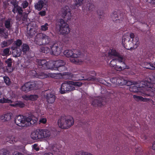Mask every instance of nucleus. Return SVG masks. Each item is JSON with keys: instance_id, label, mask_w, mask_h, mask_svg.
<instances>
[{"instance_id": "nucleus-1", "label": "nucleus", "mask_w": 155, "mask_h": 155, "mask_svg": "<svg viewBox=\"0 0 155 155\" xmlns=\"http://www.w3.org/2000/svg\"><path fill=\"white\" fill-rule=\"evenodd\" d=\"M38 118L31 115L28 117L19 115L15 117V122L18 126L21 127H27L37 123Z\"/></svg>"}, {"instance_id": "nucleus-2", "label": "nucleus", "mask_w": 155, "mask_h": 155, "mask_svg": "<svg viewBox=\"0 0 155 155\" xmlns=\"http://www.w3.org/2000/svg\"><path fill=\"white\" fill-rule=\"evenodd\" d=\"M139 38L137 37H134V33L130 34V36L124 35L122 39V43L123 46L127 49L130 50L132 49L130 45H133L134 48H137L139 45Z\"/></svg>"}, {"instance_id": "nucleus-3", "label": "nucleus", "mask_w": 155, "mask_h": 155, "mask_svg": "<svg viewBox=\"0 0 155 155\" xmlns=\"http://www.w3.org/2000/svg\"><path fill=\"white\" fill-rule=\"evenodd\" d=\"M143 84L146 89V91L143 94V96L146 97H153L155 93V82L149 79V81H145L143 82Z\"/></svg>"}, {"instance_id": "nucleus-4", "label": "nucleus", "mask_w": 155, "mask_h": 155, "mask_svg": "<svg viewBox=\"0 0 155 155\" xmlns=\"http://www.w3.org/2000/svg\"><path fill=\"white\" fill-rule=\"evenodd\" d=\"M74 124V120L71 117H66L65 115L61 116L58 121L59 127L63 129H67Z\"/></svg>"}, {"instance_id": "nucleus-5", "label": "nucleus", "mask_w": 155, "mask_h": 155, "mask_svg": "<svg viewBox=\"0 0 155 155\" xmlns=\"http://www.w3.org/2000/svg\"><path fill=\"white\" fill-rule=\"evenodd\" d=\"M42 83L39 81L28 82L21 86V90L24 92H29L32 90L39 89L42 86Z\"/></svg>"}, {"instance_id": "nucleus-6", "label": "nucleus", "mask_w": 155, "mask_h": 155, "mask_svg": "<svg viewBox=\"0 0 155 155\" xmlns=\"http://www.w3.org/2000/svg\"><path fill=\"white\" fill-rule=\"evenodd\" d=\"M12 12L14 14H17V15L16 16V19L18 21L21 20L23 21H27L28 14L30 12V11H28V13L26 12H23L22 8L19 6L13 8Z\"/></svg>"}, {"instance_id": "nucleus-7", "label": "nucleus", "mask_w": 155, "mask_h": 155, "mask_svg": "<svg viewBox=\"0 0 155 155\" xmlns=\"http://www.w3.org/2000/svg\"><path fill=\"white\" fill-rule=\"evenodd\" d=\"M51 38L49 36L44 34H38L35 39L36 44L39 45L48 44L50 42Z\"/></svg>"}, {"instance_id": "nucleus-8", "label": "nucleus", "mask_w": 155, "mask_h": 155, "mask_svg": "<svg viewBox=\"0 0 155 155\" xmlns=\"http://www.w3.org/2000/svg\"><path fill=\"white\" fill-rule=\"evenodd\" d=\"M65 62L61 60H58L52 62L51 69V70L58 71L60 72L66 70V68L64 66Z\"/></svg>"}, {"instance_id": "nucleus-9", "label": "nucleus", "mask_w": 155, "mask_h": 155, "mask_svg": "<svg viewBox=\"0 0 155 155\" xmlns=\"http://www.w3.org/2000/svg\"><path fill=\"white\" fill-rule=\"evenodd\" d=\"M75 89V87L72 85L71 81H65L61 85L60 92L61 94H64L74 90Z\"/></svg>"}, {"instance_id": "nucleus-10", "label": "nucleus", "mask_w": 155, "mask_h": 155, "mask_svg": "<svg viewBox=\"0 0 155 155\" xmlns=\"http://www.w3.org/2000/svg\"><path fill=\"white\" fill-rule=\"evenodd\" d=\"M38 67L43 69H50L52 61L48 62L45 59H37Z\"/></svg>"}, {"instance_id": "nucleus-11", "label": "nucleus", "mask_w": 155, "mask_h": 155, "mask_svg": "<svg viewBox=\"0 0 155 155\" xmlns=\"http://www.w3.org/2000/svg\"><path fill=\"white\" fill-rule=\"evenodd\" d=\"M59 31L62 35H66L68 34L70 31L68 25L64 20L61 19L59 23Z\"/></svg>"}, {"instance_id": "nucleus-12", "label": "nucleus", "mask_w": 155, "mask_h": 155, "mask_svg": "<svg viewBox=\"0 0 155 155\" xmlns=\"http://www.w3.org/2000/svg\"><path fill=\"white\" fill-rule=\"evenodd\" d=\"M64 54L68 58L71 57L78 58L81 55V53L79 50L74 49L73 50H66L64 51Z\"/></svg>"}, {"instance_id": "nucleus-13", "label": "nucleus", "mask_w": 155, "mask_h": 155, "mask_svg": "<svg viewBox=\"0 0 155 155\" xmlns=\"http://www.w3.org/2000/svg\"><path fill=\"white\" fill-rule=\"evenodd\" d=\"M44 96L47 102L49 104H52L55 101L56 96L50 90H47L45 92Z\"/></svg>"}, {"instance_id": "nucleus-14", "label": "nucleus", "mask_w": 155, "mask_h": 155, "mask_svg": "<svg viewBox=\"0 0 155 155\" xmlns=\"http://www.w3.org/2000/svg\"><path fill=\"white\" fill-rule=\"evenodd\" d=\"M52 54L55 55L59 54L61 52L62 48V45H60L59 43L54 44L52 46H51Z\"/></svg>"}, {"instance_id": "nucleus-15", "label": "nucleus", "mask_w": 155, "mask_h": 155, "mask_svg": "<svg viewBox=\"0 0 155 155\" xmlns=\"http://www.w3.org/2000/svg\"><path fill=\"white\" fill-rule=\"evenodd\" d=\"M67 8L68 7H65L61 9L62 12V17L65 20H68L71 18V13L70 10Z\"/></svg>"}, {"instance_id": "nucleus-16", "label": "nucleus", "mask_w": 155, "mask_h": 155, "mask_svg": "<svg viewBox=\"0 0 155 155\" xmlns=\"http://www.w3.org/2000/svg\"><path fill=\"white\" fill-rule=\"evenodd\" d=\"M74 81H78L81 80H85L90 81L93 79V78L91 76L89 77H85L83 75L81 74H74Z\"/></svg>"}, {"instance_id": "nucleus-17", "label": "nucleus", "mask_w": 155, "mask_h": 155, "mask_svg": "<svg viewBox=\"0 0 155 155\" xmlns=\"http://www.w3.org/2000/svg\"><path fill=\"white\" fill-rule=\"evenodd\" d=\"M39 133L41 139L49 137L51 134L50 131L47 129H39Z\"/></svg>"}, {"instance_id": "nucleus-18", "label": "nucleus", "mask_w": 155, "mask_h": 155, "mask_svg": "<svg viewBox=\"0 0 155 155\" xmlns=\"http://www.w3.org/2000/svg\"><path fill=\"white\" fill-rule=\"evenodd\" d=\"M123 57H119V58H114L112 59L110 61V65L111 67L114 68L117 65V62L119 63H122L123 64L125 65V63L123 61Z\"/></svg>"}, {"instance_id": "nucleus-19", "label": "nucleus", "mask_w": 155, "mask_h": 155, "mask_svg": "<svg viewBox=\"0 0 155 155\" xmlns=\"http://www.w3.org/2000/svg\"><path fill=\"white\" fill-rule=\"evenodd\" d=\"M12 114L10 113H7L0 116V119L4 121H8L11 119Z\"/></svg>"}, {"instance_id": "nucleus-20", "label": "nucleus", "mask_w": 155, "mask_h": 155, "mask_svg": "<svg viewBox=\"0 0 155 155\" xmlns=\"http://www.w3.org/2000/svg\"><path fill=\"white\" fill-rule=\"evenodd\" d=\"M39 129L38 130H36L32 132L31 135V139L34 140L41 139Z\"/></svg>"}, {"instance_id": "nucleus-21", "label": "nucleus", "mask_w": 155, "mask_h": 155, "mask_svg": "<svg viewBox=\"0 0 155 155\" xmlns=\"http://www.w3.org/2000/svg\"><path fill=\"white\" fill-rule=\"evenodd\" d=\"M102 102V98H97L93 101L92 104L95 107H101L103 105Z\"/></svg>"}, {"instance_id": "nucleus-22", "label": "nucleus", "mask_w": 155, "mask_h": 155, "mask_svg": "<svg viewBox=\"0 0 155 155\" xmlns=\"http://www.w3.org/2000/svg\"><path fill=\"white\" fill-rule=\"evenodd\" d=\"M36 77L40 79H43L45 78H46L49 77V76L52 77L53 74H48V75L47 74H45L44 73L41 72L40 73H36Z\"/></svg>"}, {"instance_id": "nucleus-23", "label": "nucleus", "mask_w": 155, "mask_h": 155, "mask_svg": "<svg viewBox=\"0 0 155 155\" xmlns=\"http://www.w3.org/2000/svg\"><path fill=\"white\" fill-rule=\"evenodd\" d=\"M45 5L44 2L42 0H39L35 5V8L38 11L41 10Z\"/></svg>"}, {"instance_id": "nucleus-24", "label": "nucleus", "mask_w": 155, "mask_h": 155, "mask_svg": "<svg viewBox=\"0 0 155 155\" xmlns=\"http://www.w3.org/2000/svg\"><path fill=\"white\" fill-rule=\"evenodd\" d=\"M133 98L137 101H140L144 102H148L150 101V98H143L142 97L136 95H133Z\"/></svg>"}, {"instance_id": "nucleus-25", "label": "nucleus", "mask_w": 155, "mask_h": 155, "mask_svg": "<svg viewBox=\"0 0 155 155\" xmlns=\"http://www.w3.org/2000/svg\"><path fill=\"white\" fill-rule=\"evenodd\" d=\"M4 24L5 28L8 30H10L11 29L12 24L11 23V19L8 18L5 20Z\"/></svg>"}, {"instance_id": "nucleus-26", "label": "nucleus", "mask_w": 155, "mask_h": 155, "mask_svg": "<svg viewBox=\"0 0 155 155\" xmlns=\"http://www.w3.org/2000/svg\"><path fill=\"white\" fill-rule=\"evenodd\" d=\"M29 46L27 44H23L21 45V49L20 50L24 54H26L27 52L29 51Z\"/></svg>"}, {"instance_id": "nucleus-27", "label": "nucleus", "mask_w": 155, "mask_h": 155, "mask_svg": "<svg viewBox=\"0 0 155 155\" xmlns=\"http://www.w3.org/2000/svg\"><path fill=\"white\" fill-rule=\"evenodd\" d=\"M12 49H13L12 54L14 57H17L21 55L20 50H18L17 49V48L13 47H12Z\"/></svg>"}, {"instance_id": "nucleus-28", "label": "nucleus", "mask_w": 155, "mask_h": 155, "mask_svg": "<svg viewBox=\"0 0 155 155\" xmlns=\"http://www.w3.org/2000/svg\"><path fill=\"white\" fill-rule=\"evenodd\" d=\"M108 54L109 56L111 55L117 57L118 58H119V57H123L119 53L117 52L114 49H111L108 52Z\"/></svg>"}, {"instance_id": "nucleus-29", "label": "nucleus", "mask_w": 155, "mask_h": 155, "mask_svg": "<svg viewBox=\"0 0 155 155\" xmlns=\"http://www.w3.org/2000/svg\"><path fill=\"white\" fill-rule=\"evenodd\" d=\"M117 84L119 85H124L126 83V80L121 77H117Z\"/></svg>"}, {"instance_id": "nucleus-30", "label": "nucleus", "mask_w": 155, "mask_h": 155, "mask_svg": "<svg viewBox=\"0 0 155 155\" xmlns=\"http://www.w3.org/2000/svg\"><path fill=\"white\" fill-rule=\"evenodd\" d=\"M74 74H73L71 73L65 72L64 74V78L66 79H71L74 81Z\"/></svg>"}, {"instance_id": "nucleus-31", "label": "nucleus", "mask_w": 155, "mask_h": 155, "mask_svg": "<svg viewBox=\"0 0 155 155\" xmlns=\"http://www.w3.org/2000/svg\"><path fill=\"white\" fill-rule=\"evenodd\" d=\"M145 66L144 67L148 69L152 70L155 69V67L153 65V64L150 63L145 62L144 63Z\"/></svg>"}, {"instance_id": "nucleus-32", "label": "nucleus", "mask_w": 155, "mask_h": 155, "mask_svg": "<svg viewBox=\"0 0 155 155\" xmlns=\"http://www.w3.org/2000/svg\"><path fill=\"white\" fill-rule=\"evenodd\" d=\"M10 106L14 107H19L23 108L25 107V104L21 101H18L14 104H11Z\"/></svg>"}, {"instance_id": "nucleus-33", "label": "nucleus", "mask_w": 155, "mask_h": 155, "mask_svg": "<svg viewBox=\"0 0 155 155\" xmlns=\"http://www.w3.org/2000/svg\"><path fill=\"white\" fill-rule=\"evenodd\" d=\"M121 63L122 64V66L117 65L116 66L114 67L116 70H117V71H120L124 69L128 68H127V66L125 64V65H124L122 63Z\"/></svg>"}, {"instance_id": "nucleus-34", "label": "nucleus", "mask_w": 155, "mask_h": 155, "mask_svg": "<svg viewBox=\"0 0 155 155\" xmlns=\"http://www.w3.org/2000/svg\"><path fill=\"white\" fill-rule=\"evenodd\" d=\"M129 90L130 91L137 92L139 90V87L133 84L129 87Z\"/></svg>"}, {"instance_id": "nucleus-35", "label": "nucleus", "mask_w": 155, "mask_h": 155, "mask_svg": "<svg viewBox=\"0 0 155 155\" xmlns=\"http://www.w3.org/2000/svg\"><path fill=\"white\" fill-rule=\"evenodd\" d=\"M13 102L12 101L8 99V98H5V97H3L0 99V103H12Z\"/></svg>"}, {"instance_id": "nucleus-36", "label": "nucleus", "mask_w": 155, "mask_h": 155, "mask_svg": "<svg viewBox=\"0 0 155 155\" xmlns=\"http://www.w3.org/2000/svg\"><path fill=\"white\" fill-rule=\"evenodd\" d=\"M4 82L7 85L9 86L11 84V81L9 78L7 76H5L3 77Z\"/></svg>"}, {"instance_id": "nucleus-37", "label": "nucleus", "mask_w": 155, "mask_h": 155, "mask_svg": "<svg viewBox=\"0 0 155 155\" xmlns=\"http://www.w3.org/2000/svg\"><path fill=\"white\" fill-rule=\"evenodd\" d=\"M89 10L91 12L93 11V12L96 11L94 5L92 3H89L87 5Z\"/></svg>"}, {"instance_id": "nucleus-38", "label": "nucleus", "mask_w": 155, "mask_h": 155, "mask_svg": "<svg viewBox=\"0 0 155 155\" xmlns=\"http://www.w3.org/2000/svg\"><path fill=\"white\" fill-rule=\"evenodd\" d=\"M22 41L20 39H17L14 42V44L16 46L15 48H18L20 47L22 45Z\"/></svg>"}, {"instance_id": "nucleus-39", "label": "nucleus", "mask_w": 155, "mask_h": 155, "mask_svg": "<svg viewBox=\"0 0 155 155\" xmlns=\"http://www.w3.org/2000/svg\"><path fill=\"white\" fill-rule=\"evenodd\" d=\"M36 33V32L35 29H30L28 33V34L29 37L31 38L34 35H35Z\"/></svg>"}, {"instance_id": "nucleus-40", "label": "nucleus", "mask_w": 155, "mask_h": 155, "mask_svg": "<svg viewBox=\"0 0 155 155\" xmlns=\"http://www.w3.org/2000/svg\"><path fill=\"white\" fill-rule=\"evenodd\" d=\"M8 139H9V142L11 143H14L16 142V140L14 137L13 136H10L9 135L7 137V138Z\"/></svg>"}, {"instance_id": "nucleus-41", "label": "nucleus", "mask_w": 155, "mask_h": 155, "mask_svg": "<svg viewBox=\"0 0 155 155\" xmlns=\"http://www.w3.org/2000/svg\"><path fill=\"white\" fill-rule=\"evenodd\" d=\"M111 17L112 18L113 21H115L116 20H119V16L117 14V13L116 12H115L113 13L111 15Z\"/></svg>"}, {"instance_id": "nucleus-42", "label": "nucleus", "mask_w": 155, "mask_h": 155, "mask_svg": "<svg viewBox=\"0 0 155 155\" xmlns=\"http://www.w3.org/2000/svg\"><path fill=\"white\" fill-rule=\"evenodd\" d=\"M49 25L47 23H45L44 25L41 26L40 30L42 31H45L48 30Z\"/></svg>"}, {"instance_id": "nucleus-43", "label": "nucleus", "mask_w": 155, "mask_h": 155, "mask_svg": "<svg viewBox=\"0 0 155 155\" xmlns=\"http://www.w3.org/2000/svg\"><path fill=\"white\" fill-rule=\"evenodd\" d=\"M50 51V49L47 47H42L40 49V51L47 54Z\"/></svg>"}, {"instance_id": "nucleus-44", "label": "nucleus", "mask_w": 155, "mask_h": 155, "mask_svg": "<svg viewBox=\"0 0 155 155\" xmlns=\"http://www.w3.org/2000/svg\"><path fill=\"white\" fill-rule=\"evenodd\" d=\"M9 51L10 48H7L4 49L3 51L2 55L5 56L9 55Z\"/></svg>"}, {"instance_id": "nucleus-45", "label": "nucleus", "mask_w": 155, "mask_h": 155, "mask_svg": "<svg viewBox=\"0 0 155 155\" xmlns=\"http://www.w3.org/2000/svg\"><path fill=\"white\" fill-rule=\"evenodd\" d=\"M0 155H9V152L5 149L0 150Z\"/></svg>"}, {"instance_id": "nucleus-46", "label": "nucleus", "mask_w": 155, "mask_h": 155, "mask_svg": "<svg viewBox=\"0 0 155 155\" xmlns=\"http://www.w3.org/2000/svg\"><path fill=\"white\" fill-rule=\"evenodd\" d=\"M28 3L27 1H24L22 2L21 4V6L23 8L25 9L28 6Z\"/></svg>"}, {"instance_id": "nucleus-47", "label": "nucleus", "mask_w": 155, "mask_h": 155, "mask_svg": "<svg viewBox=\"0 0 155 155\" xmlns=\"http://www.w3.org/2000/svg\"><path fill=\"white\" fill-rule=\"evenodd\" d=\"M5 63L7 65V66L12 67V59L11 58H9L5 61Z\"/></svg>"}, {"instance_id": "nucleus-48", "label": "nucleus", "mask_w": 155, "mask_h": 155, "mask_svg": "<svg viewBox=\"0 0 155 155\" xmlns=\"http://www.w3.org/2000/svg\"><path fill=\"white\" fill-rule=\"evenodd\" d=\"M30 100L35 101L37 99L38 96L37 95H30Z\"/></svg>"}, {"instance_id": "nucleus-49", "label": "nucleus", "mask_w": 155, "mask_h": 155, "mask_svg": "<svg viewBox=\"0 0 155 155\" xmlns=\"http://www.w3.org/2000/svg\"><path fill=\"white\" fill-rule=\"evenodd\" d=\"M71 83L72 84V85L73 86L74 85L75 86H78L79 87L81 86L82 84V83L80 82L71 81Z\"/></svg>"}, {"instance_id": "nucleus-50", "label": "nucleus", "mask_w": 155, "mask_h": 155, "mask_svg": "<svg viewBox=\"0 0 155 155\" xmlns=\"http://www.w3.org/2000/svg\"><path fill=\"white\" fill-rule=\"evenodd\" d=\"M78 58H74L73 57H71L70 59V61L72 63H74L77 64L78 63V61L77 60Z\"/></svg>"}, {"instance_id": "nucleus-51", "label": "nucleus", "mask_w": 155, "mask_h": 155, "mask_svg": "<svg viewBox=\"0 0 155 155\" xmlns=\"http://www.w3.org/2000/svg\"><path fill=\"white\" fill-rule=\"evenodd\" d=\"M1 46L2 48L6 47L8 46L6 41H4L2 42L1 44Z\"/></svg>"}, {"instance_id": "nucleus-52", "label": "nucleus", "mask_w": 155, "mask_h": 155, "mask_svg": "<svg viewBox=\"0 0 155 155\" xmlns=\"http://www.w3.org/2000/svg\"><path fill=\"white\" fill-rule=\"evenodd\" d=\"M11 3L13 5V8H15V7L17 6H19L18 5V2L16 0H12L11 1Z\"/></svg>"}, {"instance_id": "nucleus-53", "label": "nucleus", "mask_w": 155, "mask_h": 155, "mask_svg": "<svg viewBox=\"0 0 155 155\" xmlns=\"http://www.w3.org/2000/svg\"><path fill=\"white\" fill-rule=\"evenodd\" d=\"M117 77H113L110 78V80L112 83L117 84Z\"/></svg>"}, {"instance_id": "nucleus-54", "label": "nucleus", "mask_w": 155, "mask_h": 155, "mask_svg": "<svg viewBox=\"0 0 155 155\" xmlns=\"http://www.w3.org/2000/svg\"><path fill=\"white\" fill-rule=\"evenodd\" d=\"M13 71V70L12 67L6 66V72L8 73H10L12 72Z\"/></svg>"}, {"instance_id": "nucleus-55", "label": "nucleus", "mask_w": 155, "mask_h": 155, "mask_svg": "<svg viewBox=\"0 0 155 155\" xmlns=\"http://www.w3.org/2000/svg\"><path fill=\"white\" fill-rule=\"evenodd\" d=\"M75 4L77 6H80L82 3V2L84 0H75Z\"/></svg>"}, {"instance_id": "nucleus-56", "label": "nucleus", "mask_w": 155, "mask_h": 155, "mask_svg": "<svg viewBox=\"0 0 155 155\" xmlns=\"http://www.w3.org/2000/svg\"><path fill=\"white\" fill-rule=\"evenodd\" d=\"M5 30L6 29L5 28H3L2 26H0V34H5Z\"/></svg>"}, {"instance_id": "nucleus-57", "label": "nucleus", "mask_w": 155, "mask_h": 155, "mask_svg": "<svg viewBox=\"0 0 155 155\" xmlns=\"http://www.w3.org/2000/svg\"><path fill=\"white\" fill-rule=\"evenodd\" d=\"M13 41L14 39L12 38H10L7 40L6 41L8 46L11 44L13 42Z\"/></svg>"}, {"instance_id": "nucleus-58", "label": "nucleus", "mask_w": 155, "mask_h": 155, "mask_svg": "<svg viewBox=\"0 0 155 155\" xmlns=\"http://www.w3.org/2000/svg\"><path fill=\"white\" fill-rule=\"evenodd\" d=\"M134 84L133 82L129 81H127L126 80V83L124 85H126L128 86H131Z\"/></svg>"}, {"instance_id": "nucleus-59", "label": "nucleus", "mask_w": 155, "mask_h": 155, "mask_svg": "<svg viewBox=\"0 0 155 155\" xmlns=\"http://www.w3.org/2000/svg\"><path fill=\"white\" fill-rule=\"evenodd\" d=\"M22 98L26 100H30V95H28L25 94L22 96Z\"/></svg>"}, {"instance_id": "nucleus-60", "label": "nucleus", "mask_w": 155, "mask_h": 155, "mask_svg": "<svg viewBox=\"0 0 155 155\" xmlns=\"http://www.w3.org/2000/svg\"><path fill=\"white\" fill-rule=\"evenodd\" d=\"M47 119L46 118H41L40 119V122L43 124H45L47 122Z\"/></svg>"}, {"instance_id": "nucleus-61", "label": "nucleus", "mask_w": 155, "mask_h": 155, "mask_svg": "<svg viewBox=\"0 0 155 155\" xmlns=\"http://www.w3.org/2000/svg\"><path fill=\"white\" fill-rule=\"evenodd\" d=\"M46 12L45 11H40L39 12L38 14L41 16H43L45 15Z\"/></svg>"}, {"instance_id": "nucleus-62", "label": "nucleus", "mask_w": 155, "mask_h": 155, "mask_svg": "<svg viewBox=\"0 0 155 155\" xmlns=\"http://www.w3.org/2000/svg\"><path fill=\"white\" fill-rule=\"evenodd\" d=\"M97 14L100 16H102L104 15V12L103 11H101L100 10H98L97 11Z\"/></svg>"}, {"instance_id": "nucleus-63", "label": "nucleus", "mask_w": 155, "mask_h": 155, "mask_svg": "<svg viewBox=\"0 0 155 155\" xmlns=\"http://www.w3.org/2000/svg\"><path fill=\"white\" fill-rule=\"evenodd\" d=\"M147 2L153 5H155V0H147Z\"/></svg>"}, {"instance_id": "nucleus-64", "label": "nucleus", "mask_w": 155, "mask_h": 155, "mask_svg": "<svg viewBox=\"0 0 155 155\" xmlns=\"http://www.w3.org/2000/svg\"><path fill=\"white\" fill-rule=\"evenodd\" d=\"M13 155H24L21 153H19V152H14L13 153Z\"/></svg>"}]
</instances>
